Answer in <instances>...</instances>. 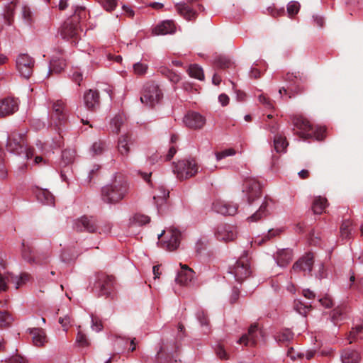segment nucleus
Segmentation results:
<instances>
[{
	"instance_id": "obj_38",
	"label": "nucleus",
	"mask_w": 363,
	"mask_h": 363,
	"mask_svg": "<svg viewBox=\"0 0 363 363\" xmlns=\"http://www.w3.org/2000/svg\"><path fill=\"white\" fill-rule=\"evenodd\" d=\"M188 73L191 77H194L199 80H203L204 79L203 69L197 65H190L188 69Z\"/></svg>"
},
{
	"instance_id": "obj_53",
	"label": "nucleus",
	"mask_w": 363,
	"mask_h": 363,
	"mask_svg": "<svg viewBox=\"0 0 363 363\" xmlns=\"http://www.w3.org/2000/svg\"><path fill=\"white\" fill-rule=\"evenodd\" d=\"M99 1L107 11L113 10L117 5V0H99Z\"/></svg>"
},
{
	"instance_id": "obj_1",
	"label": "nucleus",
	"mask_w": 363,
	"mask_h": 363,
	"mask_svg": "<svg viewBox=\"0 0 363 363\" xmlns=\"http://www.w3.org/2000/svg\"><path fill=\"white\" fill-rule=\"evenodd\" d=\"M128 189V184L125 180L116 179L111 184L101 189V200L107 204H116L126 196Z\"/></svg>"
},
{
	"instance_id": "obj_2",
	"label": "nucleus",
	"mask_w": 363,
	"mask_h": 363,
	"mask_svg": "<svg viewBox=\"0 0 363 363\" xmlns=\"http://www.w3.org/2000/svg\"><path fill=\"white\" fill-rule=\"evenodd\" d=\"M292 122L294 129H296V133L300 138L307 139L314 136L318 140L323 139L325 129L320 127L315 130L310 122L303 116H294Z\"/></svg>"
},
{
	"instance_id": "obj_52",
	"label": "nucleus",
	"mask_w": 363,
	"mask_h": 363,
	"mask_svg": "<svg viewBox=\"0 0 363 363\" xmlns=\"http://www.w3.org/2000/svg\"><path fill=\"white\" fill-rule=\"evenodd\" d=\"M342 311L341 308H335L331 314V320L335 324L337 325L340 320L342 319Z\"/></svg>"
},
{
	"instance_id": "obj_13",
	"label": "nucleus",
	"mask_w": 363,
	"mask_h": 363,
	"mask_svg": "<svg viewBox=\"0 0 363 363\" xmlns=\"http://www.w3.org/2000/svg\"><path fill=\"white\" fill-rule=\"evenodd\" d=\"M72 228L78 232L94 233L97 230L96 220L92 216H83L74 220Z\"/></svg>"
},
{
	"instance_id": "obj_37",
	"label": "nucleus",
	"mask_w": 363,
	"mask_h": 363,
	"mask_svg": "<svg viewBox=\"0 0 363 363\" xmlns=\"http://www.w3.org/2000/svg\"><path fill=\"white\" fill-rule=\"evenodd\" d=\"M124 116L123 115H116L110 122V128L113 133H118L121 127L124 123Z\"/></svg>"
},
{
	"instance_id": "obj_57",
	"label": "nucleus",
	"mask_w": 363,
	"mask_h": 363,
	"mask_svg": "<svg viewBox=\"0 0 363 363\" xmlns=\"http://www.w3.org/2000/svg\"><path fill=\"white\" fill-rule=\"evenodd\" d=\"M363 330V324L359 325H356L352 328V331L350 333L349 340L350 343H352L353 340L356 338V335H358L359 333Z\"/></svg>"
},
{
	"instance_id": "obj_23",
	"label": "nucleus",
	"mask_w": 363,
	"mask_h": 363,
	"mask_svg": "<svg viewBox=\"0 0 363 363\" xmlns=\"http://www.w3.org/2000/svg\"><path fill=\"white\" fill-rule=\"evenodd\" d=\"M175 30L176 26L174 22L170 20H166L157 25L152 29V33L156 35H167L174 33Z\"/></svg>"
},
{
	"instance_id": "obj_32",
	"label": "nucleus",
	"mask_w": 363,
	"mask_h": 363,
	"mask_svg": "<svg viewBox=\"0 0 363 363\" xmlns=\"http://www.w3.org/2000/svg\"><path fill=\"white\" fill-rule=\"evenodd\" d=\"M328 201L325 198L321 197L320 196H316L313 201V211L315 214H321L328 206Z\"/></svg>"
},
{
	"instance_id": "obj_50",
	"label": "nucleus",
	"mask_w": 363,
	"mask_h": 363,
	"mask_svg": "<svg viewBox=\"0 0 363 363\" xmlns=\"http://www.w3.org/2000/svg\"><path fill=\"white\" fill-rule=\"evenodd\" d=\"M294 307V309L301 315H306L308 310V306L303 304L300 301H295Z\"/></svg>"
},
{
	"instance_id": "obj_20",
	"label": "nucleus",
	"mask_w": 363,
	"mask_h": 363,
	"mask_svg": "<svg viewBox=\"0 0 363 363\" xmlns=\"http://www.w3.org/2000/svg\"><path fill=\"white\" fill-rule=\"evenodd\" d=\"M18 109V102L13 98H5L0 101V117L11 115Z\"/></svg>"
},
{
	"instance_id": "obj_31",
	"label": "nucleus",
	"mask_w": 363,
	"mask_h": 363,
	"mask_svg": "<svg viewBox=\"0 0 363 363\" xmlns=\"http://www.w3.org/2000/svg\"><path fill=\"white\" fill-rule=\"evenodd\" d=\"M341 360L342 363H359L360 356L357 351L345 350L341 354Z\"/></svg>"
},
{
	"instance_id": "obj_43",
	"label": "nucleus",
	"mask_w": 363,
	"mask_h": 363,
	"mask_svg": "<svg viewBox=\"0 0 363 363\" xmlns=\"http://www.w3.org/2000/svg\"><path fill=\"white\" fill-rule=\"evenodd\" d=\"M133 72L136 75L143 76L145 75L148 69V65L145 63L138 62L133 66Z\"/></svg>"
},
{
	"instance_id": "obj_4",
	"label": "nucleus",
	"mask_w": 363,
	"mask_h": 363,
	"mask_svg": "<svg viewBox=\"0 0 363 363\" xmlns=\"http://www.w3.org/2000/svg\"><path fill=\"white\" fill-rule=\"evenodd\" d=\"M85 14V10L82 7H78L71 19L66 21L60 30L61 36L67 40L75 43L81 32L80 26L78 25V19Z\"/></svg>"
},
{
	"instance_id": "obj_29",
	"label": "nucleus",
	"mask_w": 363,
	"mask_h": 363,
	"mask_svg": "<svg viewBox=\"0 0 363 363\" xmlns=\"http://www.w3.org/2000/svg\"><path fill=\"white\" fill-rule=\"evenodd\" d=\"M269 201L267 199H264V201L261 204L259 209L251 216L247 218V220L250 222H256L261 219L263 217L267 216L268 214V207H269Z\"/></svg>"
},
{
	"instance_id": "obj_51",
	"label": "nucleus",
	"mask_w": 363,
	"mask_h": 363,
	"mask_svg": "<svg viewBox=\"0 0 363 363\" xmlns=\"http://www.w3.org/2000/svg\"><path fill=\"white\" fill-rule=\"evenodd\" d=\"M258 100L260 104H262L267 109H273L274 105L273 102L265 95L260 94L258 96Z\"/></svg>"
},
{
	"instance_id": "obj_55",
	"label": "nucleus",
	"mask_w": 363,
	"mask_h": 363,
	"mask_svg": "<svg viewBox=\"0 0 363 363\" xmlns=\"http://www.w3.org/2000/svg\"><path fill=\"white\" fill-rule=\"evenodd\" d=\"M77 342L82 347H86L89 345L88 340L86 335L81 331H79L76 338Z\"/></svg>"
},
{
	"instance_id": "obj_58",
	"label": "nucleus",
	"mask_w": 363,
	"mask_h": 363,
	"mask_svg": "<svg viewBox=\"0 0 363 363\" xmlns=\"http://www.w3.org/2000/svg\"><path fill=\"white\" fill-rule=\"evenodd\" d=\"M11 318L6 312H0V328L9 324Z\"/></svg>"
},
{
	"instance_id": "obj_36",
	"label": "nucleus",
	"mask_w": 363,
	"mask_h": 363,
	"mask_svg": "<svg viewBox=\"0 0 363 363\" xmlns=\"http://www.w3.org/2000/svg\"><path fill=\"white\" fill-rule=\"evenodd\" d=\"M294 338V333L289 329L281 330L275 336L277 342L281 343L289 342Z\"/></svg>"
},
{
	"instance_id": "obj_46",
	"label": "nucleus",
	"mask_w": 363,
	"mask_h": 363,
	"mask_svg": "<svg viewBox=\"0 0 363 363\" xmlns=\"http://www.w3.org/2000/svg\"><path fill=\"white\" fill-rule=\"evenodd\" d=\"M300 9V4L297 1H292L287 5V13L290 17L297 14Z\"/></svg>"
},
{
	"instance_id": "obj_35",
	"label": "nucleus",
	"mask_w": 363,
	"mask_h": 363,
	"mask_svg": "<svg viewBox=\"0 0 363 363\" xmlns=\"http://www.w3.org/2000/svg\"><path fill=\"white\" fill-rule=\"evenodd\" d=\"M150 220V217L147 216L140 214V213H135L133 215L130 219V225H138L142 226L143 225H145L148 223Z\"/></svg>"
},
{
	"instance_id": "obj_12",
	"label": "nucleus",
	"mask_w": 363,
	"mask_h": 363,
	"mask_svg": "<svg viewBox=\"0 0 363 363\" xmlns=\"http://www.w3.org/2000/svg\"><path fill=\"white\" fill-rule=\"evenodd\" d=\"M263 336V331L257 325H252L249 328L247 333L242 335L237 342L246 347H254L257 345L259 339Z\"/></svg>"
},
{
	"instance_id": "obj_17",
	"label": "nucleus",
	"mask_w": 363,
	"mask_h": 363,
	"mask_svg": "<svg viewBox=\"0 0 363 363\" xmlns=\"http://www.w3.org/2000/svg\"><path fill=\"white\" fill-rule=\"evenodd\" d=\"M212 209L223 216H233L237 213L238 206L224 201L217 200L213 203Z\"/></svg>"
},
{
	"instance_id": "obj_45",
	"label": "nucleus",
	"mask_w": 363,
	"mask_h": 363,
	"mask_svg": "<svg viewBox=\"0 0 363 363\" xmlns=\"http://www.w3.org/2000/svg\"><path fill=\"white\" fill-rule=\"evenodd\" d=\"M105 149V143L101 140L94 143L91 146V151L93 155H99L102 154Z\"/></svg>"
},
{
	"instance_id": "obj_47",
	"label": "nucleus",
	"mask_w": 363,
	"mask_h": 363,
	"mask_svg": "<svg viewBox=\"0 0 363 363\" xmlns=\"http://www.w3.org/2000/svg\"><path fill=\"white\" fill-rule=\"evenodd\" d=\"M235 155V150L233 148L225 149L224 150H222L220 152H217L215 153L216 158L217 161H220L226 157L233 156Z\"/></svg>"
},
{
	"instance_id": "obj_27",
	"label": "nucleus",
	"mask_w": 363,
	"mask_h": 363,
	"mask_svg": "<svg viewBox=\"0 0 363 363\" xmlns=\"http://www.w3.org/2000/svg\"><path fill=\"white\" fill-rule=\"evenodd\" d=\"M275 259L279 267H284L292 260V251L289 249L281 250L277 252Z\"/></svg>"
},
{
	"instance_id": "obj_9",
	"label": "nucleus",
	"mask_w": 363,
	"mask_h": 363,
	"mask_svg": "<svg viewBox=\"0 0 363 363\" xmlns=\"http://www.w3.org/2000/svg\"><path fill=\"white\" fill-rule=\"evenodd\" d=\"M35 60L28 54H20L16 60V67L20 75L28 79L32 75Z\"/></svg>"
},
{
	"instance_id": "obj_49",
	"label": "nucleus",
	"mask_w": 363,
	"mask_h": 363,
	"mask_svg": "<svg viewBox=\"0 0 363 363\" xmlns=\"http://www.w3.org/2000/svg\"><path fill=\"white\" fill-rule=\"evenodd\" d=\"M215 352L216 356L220 359H228L229 354L226 352L225 348L221 345H218L215 348Z\"/></svg>"
},
{
	"instance_id": "obj_56",
	"label": "nucleus",
	"mask_w": 363,
	"mask_h": 363,
	"mask_svg": "<svg viewBox=\"0 0 363 363\" xmlns=\"http://www.w3.org/2000/svg\"><path fill=\"white\" fill-rule=\"evenodd\" d=\"M264 123H265V127H264L265 129L269 130L272 133H274V134L276 133V135L278 134L277 132H278L279 127V125L277 124V123H276V122L269 123L267 120H264Z\"/></svg>"
},
{
	"instance_id": "obj_5",
	"label": "nucleus",
	"mask_w": 363,
	"mask_h": 363,
	"mask_svg": "<svg viewBox=\"0 0 363 363\" xmlns=\"http://www.w3.org/2000/svg\"><path fill=\"white\" fill-rule=\"evenodd\" d=\"M162 98V92L156 83L150 82L145 84L140 97V101L143 104L150 107H153L160 102Z\"/></svg>"
},
{
	"instance_id": "obj_7",
	"label": "nucleus",
	"mask_w": 363,
	"mask_h": 363,
	"mask_svg": "<svg viewBox=\"0 0 363 363\" xmlns=\"http://www.w3.org/2000/svg\"><path fill=\"white\" fill-rule=\"evenodd\" d=\"M250 266L247 256L241 257L233 266L229 273L234 276L236 281L241 283L251 274Z\"/></svg>"
},
{
	"instance_id": "obj_25",
	"label": "nucleus",
	"mask_w": 363,
	"mask_h": 363,
	"mask_svg": "<svg viewBox=\"0 0 363 363\" xmlns=\"http://www.w3.org/2000/svg\"><path fill=\"white\" fill-rule=\"evenodd\" d=\"M29 333L32 335L33 343L36 347H43L47 342V336L43 329L39 328H30Z\"/></svg>"
},
{
	"instance_id": "obj_6",
	"label": "nucleus",
	"mask_w": 363,
	"mask_h": 363,
	"mask_svg": "<svg viewBox=\"0 0 363 363\" xmlns=\"http://www.w3.org/2000/svg\"><path fill=\"white\" fill-rule=\"evenodd\" d=\"M198 170V164L193 159L179 161L174 167V174L181 180L194 177Z\"/></svg>"
},
{
	"instance_id": "obj_63",
	"label": "nucleus",
	"mask_w": 363,
	"mask_h": 363,
	"mask_svg": "<svg viewBox=\"0 0 363 363\" xmlns=\"http://www.w3.org/2000/svg\"><path fill=\"white\" fill-rule=\"evenodd\" d=\"M294 79H296L294 84H297L298 81L300 80V75L299 74H294V73H288L286 74V80L289 82H293Z\"/></svg>"
},
{
	"instance_id": "obj_19",
	"label": "nucleus",
	"mask_w": 363,
	"mask_h": 363,
	"mask_svg": "<svg viewBox=\"0 0 363 363\" xmlns=\"http://www.w3.org/2000/svg\"><path fill=\"white\" fill-rule=\"evenodd\" d=\"M183 121L186 127L192 129L201 128L206 123L205 118L196 112H189L186 114Z\"/></svg>"
},
{
	"instance_id": "obj_10",
	"label": "nucleus",
	"mask_w": 363,
	"mask_h": 363,
	"mask_svg": "<svg viewBox=\"0 0 363 363\" xmlns=\"http://www.w3.org/2000/svg\"><path fill=\"white\" fill-rule=\"evenodd\" d=\"M29 279L30 275L27 273H22L18 277L9 272H0V293L6 291L7 285L9 282L13 283L15 288L17 289L25 284Z\"/></svg>"
},
{
	"instance_id": "obj_34",
	"label": "nucleus",
	"mask_w": 363,
	"mask_h": 363,
	"mask_svg": "<svg viewBox=\"0 0 363 363\" xmlns=\"http://www.w3.org/2000/svg\"><path fill=\"white\" fill-rule=\"evenodd\" d=\"M169 191L164 186H160L157 189V193L153 196V199L157 206H161L169 196Z\"/></svg>"
},
{
	"instance_id": "obj_21",
	"label": "nucleus",
	"mask_w": 363,
	"mask_h": 363,
	"mask_svg": "<svg viewBox=\"0 0 363 363\" xmlns=\"http://www.w3.org/2000/svg\"><path fill=\"white\" fill-rule=\"evenodd\" d=\"M313 264V255L307 253L305 256L299 259L293 265V269L295 271H303L311 273Z\"/></svg>"
},
{
	"instance_id": "obj_11",
	"label": "nucleus",
	"mask_w": 363,
	"mask_h": 363,
	"mask_svg": "<svg viewBox=\"0 0 363 363\" xmlns=\"http://www.w3.org/2000/svg\"><path fill=\"white\" fill-rule=\"evenodd\" d=\"M94 288L98 291L99 296H109L113 291L114 278L104 274H98Z\"/></svg>"
},
{
	"instance_id": "obj_64",
	"label": "nucleus",
	"mask_w": 363,
	"mask_h": 363,
	"mask_svg": "<svg viewBox=\"0 0 363 363\" xmlns=\"http://www.w3.org/2000/svg\"><path fill=\"white\" fill-rule=\"evenodd\" d=\"M72 78L74 82L79 85V82L82 80V74L80 72L76 70L72 73Z\"/></svg>"
},
{
	"instance_id": "obj_39",
	"label": "nucleus",
	"mask_w": 363,
	"mask_h": 363,
	"mask_svg": "<svg viewBox=\"0 0 363 363\" xmlns=\"http://www.w3.org/2000/svg\"><path fill=\"white\" fill-rule=\"evenodd\" d=\"M76 152L74 150L68 149L65 150L62 152V164L64 166L68 165L73 162L74 160Z\"/></svg>"
},
{
	"instance_id": "obj_33",
	"label": "nucleus",
	"mask_w": 363,
	"mask_h": 363,
	"mask_svg": "<svg viewBox=\"0 0 363 363\" xmlns=\"http://www.w3.org/2000/svg\"><path fill=\"white\" fill-rule=\"evenodd\" d=\"M66 66L65 60L60 57H53L50 61L49 73H60Z\"/></svg>"
},
{
	"instance_id": "obj_26",
	"label": "nucleus",
	"mask_w": 363,
	"mask_h": 363,
	"mask_svg": "<svg viewBox=\"0 0 363 363\" xmlns=\"http://www.w3.org/2000/svg\"><path fill=\"white\" fill-rule=\"evenodd\" d=\"M177 12L186 20L190 21L196 16V11L186 3H179L175 5Z\"/></svg>"
},
{
	"instance_id": "obj_54",
	"label": "nucleus",
	"mask_w": 363,
	"mask_h": 363,
	"mask_svg": "<svg viewBox=\"0 0 363 363\" xmlns=\"http://www.w3.org/2000/svg\"><path fill=\"white\" fill-rule=\"evenodd\" d=\"M216 64L218 67L225 69L231 65V62L225 57H219L216 60Z\"/></svg>"
},
{
	"instance_id": "obj_48",
	"label": "nucleus",
	"mask_w": 363,
	"mask_h": 363,
	"mask_svg": "<svg viewBox=\"0 0 363 363\" xmlns=\"http://www.w3.org/2000/svg\"><path fill=\"white\" fill-rule=\"evenodd\" d=\"M91 329L96 332H100L103 329V325L101 319L94 315H91Z\"/></svg>"
},
{
	"instance_id": "obj_8",
	"label": "nucleus",
	"mask_w": 363,
	"mask_h": 363,
	"mask_svg": "<svg viewBox=\"0 0 363 363\" xmlns=\"http://www.w3.org/2000/svg\"><path fill=\"white\" fill-rule=\"evenodd\" d=\"M242 192L250 204L261 196V185L255 178L247 177L243 181Z\"/></svg>"
},
{
	"instance_id": "obj_42",
	"label": "nucleus",
	"mask_w": 363,
	"mask_h": 363,
	"mask_svg": "<svg viewBox=\"0 0 363 363\" xmlns=\"http://www.w3.org/2000/svg\"><path fill=\"white\" fill-rule=\"evenodd\" d=\"M22 256L28 262H35V257L33 255L31 247L28 245H26L24 243H23Z\"/></svg>"
},
{
	"instance_id": "obj_62",
	"label": "nucleus",
	"mask_w": 363,
	"mask_h": 363,
	"mask_svg": "<svg viewBox=\"0 0 363 363\" xmlns=\"http://www.w3.org/2000/svg\"><path fill=\"white\" fill-rule=\"evenodd\" d=\"M281 232V229H271L269 230L267 235H264V238H267V240H269L277 235H279Z\"/></svg>"
},
{
	"instance_id": "obj_14",
	"label": "nucleus",
	"mask_w": 363,
	"mask_h": 363,
	"mask_svg": "<svg viewBox=\"0 0 363 363\" xmlns=\"http://www.w3.org/2000/svg\"><path fill=\"white\" fill-rule=\"evenodd\" d=\"M238 235L235 226L229 224L219 225L215 232L216 238L220 241L229 242L234 240Z\"/></svg>"
},
{
	"instance_id": "obj_44",
	"label": "nucleus",
	"mask_w": 363,
	"mask_h": 363,
	"mask_svg": "<svg viewBox=\"0 0 363 363\" xmlns=\"http://www.w3.org/2000/svg\"><path fill=\"white\" fill-rule=\"evenodd\" d=\"M21 15L23 19L26 23L30 25L33 23V13L28 6H22Z\"/></svg>"
},
{
	"instance_id": "obj_18",
	"label": "nucleus",
	"mask_w": 363,
	"mask_h": 363,
	"mask_svg": "<svg viewBox=\"0 0 363 363\" xmlns=\"http://www.w3.org/2000/svg\"><path fill=\"white\" fill-rule=\"evenodd\" d=\"M167 234L169 238L162 242V247L169 251H173L179 245L181 233L177 228H172L167 231Z\"/></svg>"
},
{
	"instance_id": "obj_28",
	"label": "nucleus",
	"mask_w": 363,
	"mask_h": 363,
	"mask_svg": "<svg viewBox=\"0 0 363 363\" xmlns=\"http://www.w3.org/2000/svg\"><path fill=\"white\" fill-rule=\"evenodd\" d=\"M37 199L47 205H54L55 198L53 195L46 189H38L35 191Z\"/></svg>"
},
{
	"instance_id": "obj_16",
	"label": "nucleus",
	"mask_w": 363,
	"mask_h": 363,
	"mask_svg": "<svg viewBox=\"0 0 363 363\" xmlns=\"http://www.w3.org/2000/svg\"><path fill=\"white\" fill-rule=\"evenodd\" d=\"M180 266L175 282L181 286H190L194 279V272L186 264L180 263Z\"/></svg>"
},
{
	"instance_id": "obj_30",
	"label": "nucleus",
	"mask_w": 363,
	"mask_h": 363,
	"mask_svg": "<svg viewBox=\"0 0 363 363\" xmlns=\"http://www.w3.org/2000/svg\"><path fill=\"white\" fill-rule=\"evenodd\" d=\"M289 145L286 138L281 134H277L274 137V147L277 152H286Z\"/></svg>"
},
{
	"instance_id": "obj_22",
	"label": "nucleus",
	"mask_w": 363,
	"mask_h": 363,
	"mask_svg": "<svg viewBox=\"0 0 363 363\" xmlns=\"http://www.w3.org/2000/svg\"><path fill=\"white\" fill-rule=\"evenodd\" d=\"M133 144L131 136L128 134H123L121 135L118 140V151L119 155L126 158L128 156L130 150V145Z\"/></svg>"
},
{
	"instance_id": "obj_15",
	"label": "nucleus",
	"mask_w": 363,
	"mask_h": 363,
	"mask_svg": "<svg viewBox=\"0 0 363 363\" xmlns=\"http://www.w3.org/2000/svg\"><path fill=\"white\" fill-rule=\"evenodd\" d=\"M67 114L65 112V104L58 100L52 104V113L51 115V124L60 127L67 121Z\"/></svg>"
},
{
	"instance_id": "obj_59",
	"label": "nucleus",
	"mask_w": 363,
	"mask_h": 363,
	"mask_svg": "<svg viewBox=\"0 0 363 363\" xmlns=\"http://www.w3.org/2000/svg\"><path fill=\"white\" fill-rule=\"evenodd\" d=\"M59 323L64 328V330L67 331L68 326L71 323V318L68 315H65L64 317H60L59 318Z\"/></svg>"
},
{
	"instance_id": "obj_60",
	"label": "nucleus",
	"mask_w": 363,
	"mask_h": 363,
	"mask_svg": "<svg viewBox=\"0 0 363 363\" xmlns=\"http://www.w3.org/2000/svg\"><path fill=\"white\" fill-rule=\"evenodd\" d=\"M196 318L200 322L201 325H208V318L203 311H199L196 313Z\"/></svg>"
},
{
	"instance_id": "obj_3",
	"label": "nucleus",
	"mask_w": 363,
	"mask_h": 363,
	"mask_svg": "<svg viewBox=\"0 0 363 363\" xmlns=\"http://www.w3.org/2000/svg\"><path fill=\"white\" fill-rule=\"evenodd\" d=\"M6 149L17 155H23L27 160L33 156V150L28 147L25 135L13 131L7 137Z\"/></svg>"
},
{
	"instance_id": "obj_61",
	"label": "nucleus",
	"mask_w": 363,
	"mask_h": 363,
	"mask_svg": "<svg viewBox=\"0 0 363 363\" xmlns=\"http://www.w3.org/2000/svg\"><path fill=\"white\" fill-rule=\"evenodd\" d=\"M320 304L325 308H330L333 306V301L329 296H325L319 299Z\"/></svg>"
},
{
	"instance_id": "obj_24",
	"label": "nucleus",
	"mask_w": 363,
	"mask_h": 363,
	"mask_svg": "<svg viewBox=\"0 0 363 363\" xmlns=\"http://www.w3.org/2000/svg\"><path fill=\"white\" fill-rule=\"evenodd\" d=\"M84 103L89 110H94L99 106V95L97 91L89 89L84 93Z\"/></svg>"
},
{
	"instance_id": "obj_40",
	"label": "nucleus",
	"mask_w": 363,
	"mask_h": 363,
	"mask_svg": "<svg viewBox=\"0 0 363 363\" xmlns=\"http://www.w3.org/2000/svg\"><path fill=\"white\" fill-rule=\"evenodd\" d=\"M160 72L162 75L167 77L169 79V80L172 83L177 84L181 79V77L179 74L166 67H161Z\"/></svg>"
},
{
	"instance_id": "obj_41",
	"label": "nucleus",
	"mask_w": 363,
	"mask_h": 363,
	"mask_svg": "<svg viewBox=\"0 0 363 363\" xmlns=\"http://www.w3.org/2000/svg\"><path fill=\"white\" fill-rule=\"evenodd\" d=\"M352 222L349 220H345L342 222L340 227V235L342 239H347L351 234Z\"/></svg>"
}]
</instances>
